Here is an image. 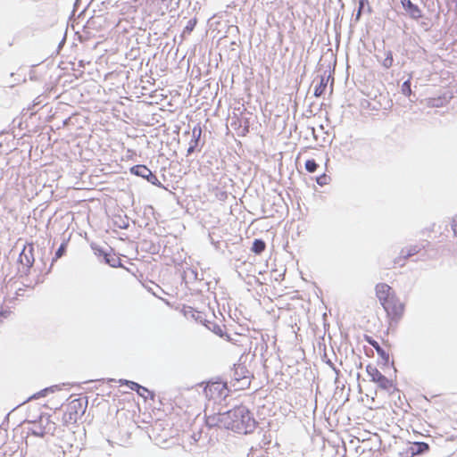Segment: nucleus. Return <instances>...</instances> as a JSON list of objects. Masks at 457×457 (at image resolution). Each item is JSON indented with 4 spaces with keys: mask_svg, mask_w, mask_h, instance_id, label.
Instances as JSON below:
<instances>
[{
    "mask_svg": "<svg viewBox=\"0 0 457 457\" xmlns=\"http://www.w3.org/2000/svg\"><path fill=\"white\" fill-rule=\"evenodd\" d=\"M21 291H22V289H21V288H19V289L16 291V295H22Z\"/></svg>",
    "mask_w": 457,
    "mask_h": 457,
    "instance_id": "79ce46f5",
    "label": "nucleus"
},
{
    "mask_svg": "<svg viewBox=\"0 0 457 457\" xmlns=\"http://www.w3.org/2000/svg\"><path fill=\"white\" fill-rule=\"evenodd\" d=\"M393 53L392 51L388 50L386 52V57L382 62V65L385 69H389L393 65Z\"/></svg>",
    "mask_w": 457,
    "mask_h": 457,
    "instance_id": "c85d7f7f",
    "label": "nucleus"
},
{
    "mask_svg": "<svg viewBox=\"0 0 457 457\" xmlns=\"http://www.w3.org/2000/svg\"><path fill=\"white\" fill-rule=\"evenodd\" d=\"M361 10H359V9H358V12H357V13H356V20H359V19H360V17H361Z\"/></svg>",
    "mask_w": 457,
    "mask_h": 457,
    "instance_id": "a19ab883",
    "label": "nucleus"
},
{
    "mask_svg": "<svg viewBox=\"0 0 457 457\" xmlns=\"http://www.w3.org/2000/svg\"><path fill=\"white\" fill-rule=\"evenodd\" d=\"M67 244L65 242L62 243L54 253V257L52 260L51 267L53 266L54 262H56L59 258L62 257L65 254Z\"/></svg>",
    "mask_w": 457,
    "mask_h": 457,
    "instance_id": "bb28decb",
    "label": "nucleus"
},
{
    "mask_svg": "<svg viewBox=\"0 0 457 457\" xmlns=\"http://www.w3.org/2000/svg\"><path fill=\"white\" fill-rule=\"evenodd\" d=\"M401 4L406 16L419 22L420 26L426 31L430 29L429 22L425 21L428 19L425 18L423 11L418 4H414L411 0H401Z\"/></svg>",
    "mask_w": 457,
    "mask_h": 457,
    "instance_id": "20e7f679",
    "label": "nucleus"
},
{
    "mask_svg": "<svg viewBox=\"0 0 457 457\" xmlns=\"http://www.w3.org/2000/svg\"><path fill=\"white\" fill-rule=\"evenodd\" d=\"M331 79V75L328 74V77L326 75L320 76V82L315 86L314 88V96L315 97H320L324 95L326 87L328 86V80Z\"/></svg>",
    "mask_w": 457,
    "mask_h": 457,
    "instance_id": "4468645a",
    "label": "nucleus"
},
{
    "mask_svg": "<svg viewBox=\"0 0 457 457\" xmlns=\"http://www.w3.org/2000/svg\"><path fill=\"white\" fill-rule=\"evenodd\" d=\"M394 262L395 264H398L401 267L404 266L405 261H403V254L400 253L399 256L395 259Z\"/></svg>",
    "mask_w": 457,
    "mask_h": 457,
    "instance_id": "f704fd0d",
    "label": "nucleus"
},
{
    "mask_svg": "<svg viewBox=\"0 0 457 457\" xmlns=\"http://www.w3.org/2000/svg\"><path fill=\"white\" fill-rule=\"evenodd\" d=\"M225 389V385L221 383H212L211 385H208L204 388V393L206 396H209V393L212 394V392H218L220 395H221V391ZM212 397V395H210Z\"/></svg>",
    "mask_w": 457,
    "mask_h": 457,
    "instance_id": "412c9836",
    "label": "nucleus"
},
{
    "mask_svg": "<svg viewBox=\"0 0 457 457\" xmlns=\"http://www.w3.org/2000/svg\"><path fill=\"white\" fill-rule=\"evenodd\" d=\"M330 180V177L328 176L327 174L323 173L321 175H320L319 177H317L316 179V182L318 185L320 186H325L327 184H328Z\"/></svg>",
    "mask_w": 457,
    "mask_h": 457,
    "instance_id": "473e14b6",
    "label": "nucleus"
},
{
    "mask_svg": "<svg viewBox=\"0 0 457 457\" xmlns=\"http://www.w3.org/2000/svg\"><path fill=\"white\" fill-rule=\"evenodd\" d=\"M2 265L5 266V273H10L9 270L12 267V263L8 260H6V261L4 262V263Z\"/></svg>",
    "mask_w": 457,
    "mask_h": 457,
    "instance_id": "e433bc0d",
    "label": "nucleus"
},
{
    "mask_svg": "<svg viewBox=\"0 0 457 457\" xmlns=\"http://www.w3.org/2000/svg\"><path fill=\"white\" fill-rule=\"evenodd\" d=\"M137 394H138L140 396H142V397H144V398H145V399H146V398L148 397V395H147V392H144V391H138V392H137Z\"/></svg>",
    "mask_w": 457,
    "mask_h": 457,
    "instance_id": "4c0bfd02",
    "label": "nucleus"
},
{
    "mask_svg": "<svg viewBox=\"0 0 457 457\" xmlns=\"http://www.w3.org/2000/svg\"><path fill=\"white\" fill-rule=\"evenodd\" d=\"M34 262V245L31 243L25 244L18 258V263L21 266L17 270V275H19V278L28 276Z\"/></svg>",
    "mask_w": 457,
    "mask_h": 457,
    "instance_id": "7ed1b4c3",
    "label": "nucleus"
},
{
    "mask_svg": "<svg viewBox=\"0 0 457 457\" xmlns=\"http://www.w3.org/2000/svg\"><path fill=\"white\" fill-rule=\"evenodd\" d=\"M204 325L209 330L212 331L217 336L220 337H223V329L219 324L207 320Z\"/></svg>",
    "mask_w": 457,
    "mask_h": 457,
    "instance_id": "b1692460",
    "label": "nucleus"
},
{
    "mask_svg": "<svg viewBox=\"0 0 457 457\" xmlns=\"http://www.w3.org/2000/svg\"><path fill=\"white\" fill-rule=\"evenodd\" d=\"M421 246L415 245H410L408 247L403 248L401 250V254L403 256V261H406L408 258L417 254L420 252Z\"/></svg>",
    "mask_w": 457,
    "mask_h": 457,
    "instance_id": "6ab92c4d",
    "label": "nucleus"
},
{
    "mask_svg": "<svg viewBox=\"0 0 457 457\" xmlns=\"http://www.w3.org/2000/svg\"><path fill=\"white\" fill-rule=\"evenodd\" d=\"M452 229L454 233V236L457 237V215L453 217L452 220Z\"/></svg>",
    "mask_w": 457,
    "mask_h": 457,
    "instance_id": "c9c22d12",
    "label": "nucleus"
},
{
    "mask_svg": "<svg viewBox=\"0 0 457 457\" xmlns=\"http://www.w3.org/2000/svg\"><path fill=\"white\" fill-rule=\"evenodd\" d=\"M144 179H146L149 183H151L154 186H156L161 188H165V187L159 181L157 177L151 171L150 169L146 174V178H144Z\"/></svg>",
    "mask_w": 457,
    "mask_h": 457,
    "instance_id": "393cba45",
    "label": "nucleus"
},
{
    "mask_svg": "<svg viewBox=\"0 0 457 457\" xmlns=\"http://www.w3.org/2000/svg\"><path fill=\"white\" fill-rule=\"evenodd\" d=\"M323 361L335 371V373L338 376L339 370H337L334 363L331 361L330 359L327 358V354L325 353L323 356Z\"/></svg>",
    "mask_w": 457,
    "mask_h": 457,
    "instance_id": "72a5a7b5",
    "label": "nucleus"
},
{
    "mask_svg": "<svg viewBox=\"0 0 457 457\" xmlns=\"http://www.w3.org/2000/svg\"><path fill=\"white\" fill-rule=\"evenodd\" d=\"M230 410L214 414H205V423L209 428L220 427L229 429L230 427Z\"/></svg>",
    "mask_w": 457,
    "mask_h": 457,
    "instance_id": "423d86ee",
    "label": "nucleus"
},
{
    "mask_svg": "<svg viewBox=\"0 0 457 457\" xmlns=\"http://www.w3.org/2000/svg\"><path fill=\"white\" fill-rule=\"evenodd\" d=\"M182 278L185 281L186 284L193 283L198 279V272L196 270L192 268H186L183 271Z\"/></svg>",
    "mask_w": 457,
    "mask_h": 457,
    "instance_id": "dca6fc26",
    "label": "nucleus"
},
{
    "mask_svg": "<svg viewBox=\"0 0 457 457\" xmlns=\"http://www.w3.org/2000/svg\"><path fill=\"white\" fill-rule=\"evenodd\" d=\"M12 315V312L8 307L0 306V325Z\"/></svg>",
    "mask_w": 457,
    "mask_h": 457,
    "instance_id": "7c9ffc66",
    "label": "nucleus"
},
{
    "mask_svg": "<svg viewBox=\"0 0 457 457\" xmlns=\"http://www.w3.org/2000/svg\"><path fill=\"white\" fill-rule=\"evenodd\" d=\"M365 0H361L359 3V10H362L364 6Z\"/></svg>",
    "mask_w": 457,
    "mask_h": 457,
    "instance_id": "58836bf2",
    "label": "nucleus"
},
{
    "mask_svg": "<svg viewBox=\"0 0 457 457\" xmlns=\"http://www.w3.org/2000/svg\"><path fill=\"white\" fill-rule=\"evenodd\" d=\"M376 295L378 298L381 305L394 298L393 295H391L392 288L386 283H378L377 284L375 287Z\"/></svg>",
    "mask_w": 457,
    "mask_h": 457,
    "instance_id": "1a4fd4ad",
    "label": "nucleus"
},
{
    "mask_svg": "<svg viewBox=\"0 0 457 457\" xmlns=\"http://www.w3.org/2000/svg\"><path fill=\"white\" fill-rule=\"evenodd\" d=\"M148 170H149V168H147L144 164H137L130 168L131 174L137 176V177H141L143 179L146 178V174H147Z\"/></svg>",
    "mask_w": 457,
    "mask_h": 457,
    "instance_id": "aec40b11",
    "label": "nucleus"
},
{
    "mask_svg": "<svg viewBox=\"0 0 457 457\" xmlns=\"http://www.w3.org/2000/svg\"><path fill=\"white\" fill-rule=\"evenodd\" d=\"M16 277H19L17 273L13 276H11L10 273H5V266L2 265L1 290L4 291V288L7 289Z\"/></svg>",
    "mask_w": 457,
    "mask_h": 457,
    "instance_id": "a211bd4d",
    "label": "nucleus"
},
{
    "mask_svg": "<svg viewBox=\"0 0 457 457\" xmlns=\"http://www.w3.org/2000/svg\"><path fill=\"white\" fill-rule=\"evenodd\" d=\"M34 425V428L32 429V435L37 437H44L46 432L50 430L47 426L50 423L49 417H38V420L30 421Z\"/></svg>",
    "mask_w": 457,
    "mask_h": 457,
    "instance_id": "6e6552de",
    "label": "nucleus"
},
{
    "mask_svg": "<svg viewBox=\"0 0 457 457\" xmlns=\"http://www.w3.org/2000/svg\"><path fill=\"white\" fill-rule=\"evenodd\" d=\"M229 429L238 434L252 433L257 422L250 411L244 405L236 406L230 410Z\"/></svg>",
    "mask_w": 457,
    "mask_h": 457,
    "instance_id": "f257e3e1",
    "label": "nucleus"
},
{
    "mask_svg": "<svg viewBox=\"0 0 457 457\" xmlns=\"http://www.w3.org/2000/svg\"><path fill=\"white\" fill-rule=\"evenodd\" d=\"M250 371L243 364L235 365L233 370V378L237 381L248 379Z\"/></svg>",
    "mask_w": 457,
    "mask_h": 457,
    "instance_id": "ddd939ff",
    "label": "nucleus"
},
{
    "mask_svg": "<svg viewBox=\"0 0 457 457\" xmlns=\"http://www.w3.org/2000/svg\"><path fill=\"white\" fill-rule=\"evenodd\" d=\"M382 306L388 315H392L395 319H399L403 315L404 310V305L395 297L384 303Z\"/></svg>",
    "mask_w": 457,
    "mask_h": 457,
    "instance_id": "0eeeda50",
    "label": "nucleus"
},
{
    "mask_svg": "<svg viewBox=\"0 0 457 457\" xmlns=\"http://www.w3.org/2000/svg\"><path fill=\"white\" fill-rule=\"evenodd\" d=\"M201 319H202V313L198 312H197V316L195 317V320H200V321L202 322V320H201Z\"/></svg>",
    "mask_w": 457,
    "mask_h": 457,
    "instance_id": "ea45409f",
    "label": "nucleus"
},
{
    "mask_svg": "<svg viewBox=\"0 0 457 457\" xmlns=\"http://www.w3.org/2000/svg\"><path fill=\"white\" fill-rule=\"evenodd\" d=\"M195 25H196V20L190 19L183 29V35H186V34L189 35L194 30Z\"/></svg>",
    "mask_w": 457,
    "mask_h": 457,
    "instance_id": "2f4dec72",
    "label": "nucleus"
},
{
    "mask_svg": "<svg viewBox=\"0 0 457 457\" xmlns=\"http://www.w3.org/2000/svg\"><path fill=\"white\" fill-rule=\"evenodd\" d=\"M202 135V129L199 125L195 126L192 129V138L189 142V146L187 151V154L190 155L195 151H196L200 145Z\"/></svg>",
    "mask_w": 457,
    "mask_h": 457,
    "instance_id": "9d476101",
    "label": "nucleus"
},
{
    "mask_svg": "<svg viewBox=\"0 0 457 457\" xmlns=\"http://www.w3.org/2000/svg\"><path fill=\"white\" fill-rule=\"evenodd\" d=\"M102 262L112 268L122 266L120 259L116 255L115 253L112 252V249L110 247L108 253L104 254V257L103 258Z\"/></svg>",
    "mask_w": 457,
    "mask_h": 457,
    "instance_id": "f8f14e48",
    "label": "nucleus"
},
{
    "mask_svg": "<svg viewBox=\"0 0 457 457\" xmlns=\"http://www.w3.org/2000/svg\"><path fill=\"white\" fill-rule=\"evenodd\" d=\"M401 92L403 95L408 96V97H411V96H413L415 97V94L412 93L411 91V79H407L405 80L403 84H402V87H401ZM410 100L411 102H414L413 99L410 98Z\"/></svg>",
    "mask_w": 457,
    "mask_h": 457,
    "instance_id": "5701e85b",
    "label": "nucleus"
},
{
    "mask_svg": "<svg viewBox=\"0 0 457 457\" xmlns=\"http://www.w3.org/2000/svg\"><path fill=\"white\" fill-rule=\"evenodd\" d=\"M319 167V164L316 162L314 159H309L305 162V170L308 172H315Z\"/></svg>",
    "mask_w": 457,
    "mask_h": 457,
    "instance_id": "c756f323",
    "label": "nucleus"
},
{
    "mask_svg": "<svg viewBox=\"0 0 457 457\" xmlns=\"http://www.w3.org/2000/svg\"><path fill=\"white\" fill-rule=\"evenodd\" d=\"M452 2L457 4V0H452Z\"/></svg>",
    "mask_w": 457,
    "mask_h": 457,
    "instance_id": "37998d69",
    "label": "nucleus"
},
{
    "mask_svg": "<svg viewBox=\"0 0 457 457\" xmlns=\"http://www.w3.org/2000/svg\"><path fill=\"white\" fill-rule=\"evenodd\" d=\"M366 341L375 348L378 355L383 360L384 364L386 365L389 363V353H386L380 345L374 340L371 337H366Z\"/></svg>",
    "mask_w": 457,
    "mask_h": 457,
    "instance_id": "9b49d317",
    "label": "nucleus"
},
{
    "mask_svg": "<svg viewBox=\"0 0 457 457\" xmlns=\"http://www.w3.org/2000/svg\"><path fill=\"white\" fill-rule=\"evenodd\" d=\"M410 450L412 455L423 454L429 450V445L425 442H415Z\"/></svg>",
    "mask_w": 457,
    "mask_h": 457,
    "instance_id": "f3484780",
    "label": "nucleus"
},
{
    "mask_svg": "<svg viewBox=\"0 0 457 457\" xmlns=\"http://www.w3.org/2000/svg\"><path fill=\"white\" fill-rule=\"evenodd\" d=\"M265 248H266V243L262 239L256 238L253 242L251 250L255 254H261L265 250Z\"/></svg>",
    "mask_w": 457,
    "mask_h": 457,
    "instance_id": "4be33fe9",
    "label": "nucleus"
},
{
    "mask_svg": "<svg viewBox=\"0 0 457 457\" xmlns=\"http://www.w3.org/2000/svg\"><path fill=\"white\" fill-rule=\"evenodd\" d=\"M56 386H49V387H46L42 390H40L39 392L34 394L32 396H30L29 400H31V399H38L40 397H44L46 396L48 393L50 392H54V390L56 389Z\"/></svg>",
    "mask_w": 457,
    "mask_h": 457,
    "instance_id": "a878e982",
    "label": "nucleus"
},
{
    "mask_svg": "<svg viewBox=\"0 0 457 457\" xmlns=\"http://www.w3.org/2000/svg\"><path fill=\"white\" fill-rule=\"evenodd\" d=\"M87 406V398H75L66 406L63 421L76 423L85 413Z\"/></svg>",
    "mask_w": 457,
    "mask_h": 457,
    "instance_id": "f03ea898",
    "label": "nucleus"
},
{
    "mask_svg": "<svg viewBox=\"0 0 457 457\" xmlns=\"http://www.w3.org/2000/svg\"><path fill=\"white\" fill-rule=\"evenodd\" d=\"M366 371L370 378V381L376 383L380 389L391 395L397 390L393 385V381L384 376L375 366L371 364L367 365Z\"/></svg>",
    "mask_w": 457,
    "mask_h": 457,
    "instance_id": "39448f33",
    "label": "nucleus"
},
{
    "mask_svg": "<svg viewBox=\"0 0 457 457\" xmlns=\"http://www.w3.org/2000/svg\"><path fill=\"white\" fill-rule=\"evenodd\" d=\"M91 248H92L95 255H96L98 258H102V259L104 257V254H107L109 252V249H104L96 244H92Z\"/></svg>",
    "mask_w": 457,
    "mask_h": 457,
    "instance_id": "cd10ccee",
    "label": "nucleus"
},
{
    "mask_svg": "<svg viewBox=\"0 0 457 457\" xmlns=\"http://www.w3.org/2000/svg\"><path fill=\"white\" fill-rule=\"evenodd\" d=\"M120 383L121 385H126L128 386V387L130 389V390H133V391H136L137 393L138 391H144V392H147V395H150V397L153 399L154 397V394L153 392H151L150 390H148L146 387L139 385L138 383L137 382H134V381H130V380H126V379H120Z\"/></svg>",
    "mask_w": 457,
    "mask_h": 457,
    "instance_id": "2eb2a0df",
    "label": "nucleus"
}]
</instances>
